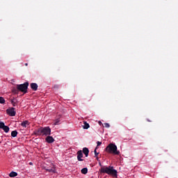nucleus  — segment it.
<instances>
[{
  "label": "nucleus",
  "instance_id": "nucleus-1",
  "mask_svg": "<svg viewBox=\"0 0 178 178\" xmlns=\"http://www.w3.org/2000/svg\"><path fill=\"white\" fill-rule=\"evenodd\" d=\"M100 173H106L109 176H113V177H118V170H115L113 167H102L100 169Z\"/></svg>",
  "mask_w": 178,
  "mask_h": 178
},
{
  "label": "nucleus",
  "instance_id": "nucleus-2",
  "mask_svg": "<svg viewBox=\"0 0 178 178\" xmlns=\"http://www.w3.org/2000/svg\"><path fill=\"white\" fill-rule=\"evenodd\" d=\"M35 136H51V128L49 127H40L34 132Z\"/></svg>",
  "mask_w": 178,
  "mask_h": 178
},
{
  "label": "nucleus",
  "instance_id": "nucleus-3",
  "mask_svg": "<svg viewBox=\"0 0 178 178\" xmlns=\"http://www.w3.org/2000/svg\"><path fill=\"white\" fill-rule=\"evenodd\" d=\"M105 151L108 154L114 155H120V152L118 150V146L113 143H110L105 149Z\"/></svg>",
  "mask_w": 178,
  "mask_h": 178
},
{
  "label": "nucleus",
  "instance_id": "nucleus-4",
  "mask_svg": "<svg viewBox=\"0 0 178 178\" xmlns=\"http://www.w3.org/2000/svg\"><path fill=\"white\" fill-rule=\"evenodd\" d=\"M17 88L18 91H21V92L26 94L27 88H29V82H25L23 84L17 85Z\"/></svg>",
  "mask_w": 178,
  "mask_h": 178
},
{
  "label": "nucleus",
  "instance_id": "nucleus-5",
  "mask_svg": "<svg viewBox=\"0 0 178 178\" xmlns=\"http://www.w3.org/2000/svg\"><path fill=\"white\" fill-rule=\"evenodd\" d=\"M6 112L9 115V116H16L15 108L13 107H11L10 108L7 109Z\"/></svg>",
  "mask_w": 178,
  "mask_h": 178
},
{
  "label": "nucleus",
  "instance_id": "nucleus-6",
  "mask_svg": "<svg viewBox=\"0 0 178 178\" xmlns=\"http://www.w3.org/2000/svg\"><path fill=\"white\" fill-rule=\"evenodd\" d=\"M76 154H77V159H78V161H79V162L83 161V159H81V158H83V151L79 150Z\"/></svg>",
  "mask_w": 178,
  "mask_h": 178
},
{
  "label": "nucleus",
  "instance_id": "nucleus-7",
  "mask_svg": "<svg viewBox=\"0 0 178 178\" xmlns=\"http://www.w3.org/2000/svg\"><path fill=\"white\" fill-rule=\"evenodd\" d=\"M45 140L49 143V144H52V143L55 142V139L54 138V137L50 136L49 135H48L46 138Z\"/></svg>",
  "mask_w": 178,
  "mask_h": 178
},
{
  "label": "nucleus",
  "instance_id": "nucleus-8",
  "mask_svg": "<svg viewBox=\"0 0 178 178\" xmlns=\"http://www.w3.org/2000/svg\"><path fill=\"white\" fill-rule=\"evenodd\" d=\"M31 88L33 91H37L38 90V85L35 83H31Z\"/></svg>",
  "mask_w": 178,
  "mask_h": 178
},
{
  "label": "nucleus",
  "instance_id": "nucleus-9",
  "mask_svg": "<svg viewBox=\"0 0 178 178\" xmlns=\"http://www.w3.org/2000/svg\"><path fill=\"white\" fill-rule=\"evenodd\" d=\"M83 152L84 155L87 157L88 156V154L90 153V150L87 147H83Z\"/></svg>",
  "mask_w": 178,
  "mask_h": 178
},
{
  "label": "nucleus",
  "instance_id": "nucleus-10",
  "mask_svg": "<svg viewBox=\"0 0 178 178\" xmlns=\"http://www.w3.org/2000/svg\"><path fill=\"white\" fill-rule=\"evenodd\" d=\"M47 172H49L50 173H55L56 170L55 168L53 166L52 168H44Z\"/></svg>",
  "mask_w": 178,
  "mask_h": 178
},
{
  "label": "nucleus",
  "instance_id": "nucleus-11",
  "mask_svg": "<svg viewBox=\"0 0 178 178\" xmlns=\"http://www.w3.org/2000/svg\"><path fill=\"white\" fill-rule=\"evenodd\" d=\"M21 126H22V127H27V126H29V121L28 120L23 121L21 124Z\"/></svg>",
  "mask_w": 178,
  "mask_h": 178
},
{
  "label": "nucleus",
  "instance_id": "nucleus-12",
  "mask_svg": "<svg viewBox=\"0 0 178 178\" xmlns=\"http://www.w3.org/2000/svg\"><path fill=\"white\" fill-rule=\"evenodd\" d=\"M83 129H85L86 130L90 129V124L87 123V122H83Z\"/></svg>",
  "mask_w": 178,
  "mask_h": 178
},
{
  "label": "nucleus",
  "instance_id": "nucleus-13",
  "mask_svg": "<svg viewBox=\"0 0 178 178\" xmlns=\"http://www.w3.org/2000/svg\"><path fill=\"white\" fill-rule=\"evenodd\" d=\"M12 92H13V94H19V90L17 89V88L13 87Z\"/></svg>",
  "mask_w": 178,
  "mask_h": 178
},
{
  "label": "nucleus",
  "instance_id": "nucleus-14",
  "mask_svg": "<svg viewBox=\"0 0 178 178\" xmlns=\"http://www.w3.org/2000/svg\"><path fill=\"white\" fill-rule=\"evenodd\" d=\"M10 177H16V176H17V172L12 171L10 174H9Z\"/></svg>",
  "mask_w": 178,
  "mask_h": 178
},
{
  "label": "nucleus",
  "instance_id": "nucleus-15",
  "mask_svg": "<svg viewBox=\"0 0 178 178\" xmlns=\"http://www.w3.org/2000/svg\"><path fill=\"white\" fill-rule=\"evenodd\" d=\"M82 175H87L88 173V169L87 168H84L81 170Z\"/></svg>",
  "mask_w": 178,
  "mask_h": 178
},
{
  "label": "nucleus",
  "instance_id": "nucleus-16",
  "mask_svg": "<svg viewBox=\"0 0 178 178\" xmlns=\"http://www.w3.org/2000/svg\"><path fill=\"white\" fill-rule=\"evenodd\" d=\"M2 129L3 130V131L5 132V133H9V130H10V129H9V127H8V126H4L3 128H2Z\"/></svg>",
  "mask_w": 178,
  "mask_h": 178
},
{
  "label": "nucleus",
  "instance_id": "nucleus-17",
  "mask_svg": "<svg viewBox=\"0 0 178 178\" xmlns=\"http://www.w3.org/2000/svg\"><path fill=\"white\" fill-rule=\"evenodd\" d=\"M17 131L15 130L11 132V136L12 137H17Z\"/></svg>",
  "mask_w": 178,
  "mask_h": 178
},
{
  "label": "nucleus",
  "instance_id": "nucleus-18",
  "mask_svg": "<svg viewBox=\"0 0 178 178\" xmlns=\"http://www.w3.org/2000/svg\"><path fill=\"white\" fill-rule=\"evenodd\" d=\"M10 103L12 104L13 106H16V99H11Z\"/></svg>",
  "mask_w": 178,
  "mask_h": 178
},
{
  "label": "nucleus",
  "instance_id": "nucleus-19",
  "mask_svg": "<svg viewBox=\"0 0 178 178\" xmlns=\"http://www.w3.org/2000/svg\"><path fill=\"white\" fill-rule=\"evenodd\" d=\"M60 122V118H57L54 122V125L56 126V124H59V122Z\"/></svg>",
  "mask_w": 178,
  "mask_h": 178
},
{
  "label": "nucleus",
  "instance_id": "nucleus-20",
  "mask_svg": "<svg viewBox=\"0 0 178 178\" xmlns=\"http://www.w3.org/2000/svg\"><path fill=\"white\" fill-rule=\"evenodd\" d=\"M0 104H5V99L2 97H0Z\"/></svg>",
  "mask_w": 178,
  "mask_h": 178
},
{
  "label": "nucleus",
  "instance_id": "nucleus-21",
  "mask_svg": "<svg viewBox=\"0 0 178 178\" xmlns=\"http://www.w3.org/2000/svg\"><path fill=\"white\" fill-rule=\"evenodd\" d=\"M5 127V123L3 122H0V129Z\"/></svg>",
  "mask_w": 178,
  "mask_h": 178
},
{
  "label": "nucleus",
  "instance_id": "nucleus-22",
  "mask_svg": "<svg viewBox=\"0 0 178 178\" xmlns=\"http://www.w3.org/2000/svg\"><path fill=\"white\" fill-rule=\"evenodd\" d=\"M104 127H106V129H109V127H111V125L109 124V123H104Z\"/></svg>",
  "mask_w": 178,
  "mask_h": 178
},
{
  "label": "nucleus",
  "instance_id": "nucleus-23",
  "mask_svg": "<svg viewBox=\"0 0 178 178\" xmlns=\"http://www.w3.org/2000/svg\"><path fill=\"white\" fill-rule=\"evenodd\" d=\"M98 147H97L95 149V156H98V155L99 154V153L97 152V149Z\"/></svg>",
  "mask_w": 178,
  "mask_h": 178
},
{
  "label": "nucleus",
  "instance_id": "nucleus-24",
  "mask_svg": "<svg viewBox=\"0 0 178 178\" xmlns=\"http://www.w3.org/2000/svg\"><path fill=\"white\" fill-rule=\"evenodd\" d=\"M101 144H102V142L97 141V147H99V145H101Z\"/></svg>",
  "mask_w": 178,
  "mask_h": 178
},
{
  "label": "nucleus",
  "instance_id": "nucleus-25",
  "mask_svg": "<svg viewBox=\"0 0 178 178\" xmlns=\"http://www.w3.org/2000/svg\"><path fill=\"white\" fill-rule=\"evenodd\" d=\"M99 126H101V124H102V122L101 121H99Z\"/></svg>",
  "mask_w": 178,
  "mask_h": 178
},
{
  "label": "nucleus",
  "instance_id": "nucleus-26",
  "mask_svg": "<svg viewBox=\"0 0 178 178\" xmlns=\"http://www.w3.org/2000/svg\"><path fill=\"white\" fill-rule=\"evenodd\" d=\"M25 66H29V64L28 63H25Z\"/></svg>",
  "mask_w": 178,
  "mask_h": 178
},
{
  "label": "nucleus",
  "instance_id": "nucleus-27",
  "mask_svg": "<svg viewBox=\"0 0 178 178\" xmlns=\"http://www.w3.org/2000/svg\"><path fill=\"white\" fill-rule=\"evenodd\" d=\"M29 165H33V163H29Z\"/></svg>",
  "mask_w": 178,
  "mask_h": 178
},
{
  "label": "nucleus",
  "instance_id": "nucleus-28",
  "mask_svg": "<svg viewBox=\"0 0 178 178\" xmlns=\"http://www.w3.org/2000/svg\"><path fill=\"white\" fill-rule=\"evenodd\" d=\"M147 122H152L151 120H147Z\"/></svg>",
  "mask_w": 178,
  "mask_h": 178
},
{
  "label": "nucleus",
  "instance_id": "nucleus-29",
  "mask_svg": "<svg viewBox=\"0 0 178 178\" xmlns=\"http://www.w3.org/2000/svg\"><path fill=\"white\" fill-rule=\"evenodd\" d=\"M96 158H97V161H98V156H96Z\"/></svg>",
  "mask_w": 178,
  "mask_h": 178
},
{
  "label": "nucleus",
  "instance_id": "nucleus-30",
  "mask_svg": "<svg viewBox=\"0 0 178 178\" xmlns=\"http://www.w3.org/2000/svg\"><path fill=\"white\" fill-rule=\"evenodd\" d=\"M99 165H100V166H102V165H101V163H99Z\"/></svg>",
  "mask_w": 178,
  "mask_h": 178
}]
</instances>
